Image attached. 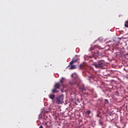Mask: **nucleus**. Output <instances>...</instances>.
<instances>
[{"label":"nucleus","instance_id":"obj_1","mask_svg":"<svg viewBox=\"0 0 128 128\" xmlns=\"http://www.w3.org/2000/svg\"><path fill=\"white\" fill-rule=\"evenodd\" d=\"M63 86L62 84H60V82L56 83L54 88L52 90V94H56V92H58V90H60V86Z\"/></svg>","mask_w":128,"mask_h":128},{"label":"nucleus","instance_id":"obj_2","mask_svg":"<svg viewBox=\"0 0 128 128\" xmlns=\"http://www.w3.org/2000/svg\"><path fill=\"white\" fill-rule=\"evenodd\" d=\"M92 64L96 68H102L104 66V63L100 61L97 62H94Z\"/></svg>","mask_w":128,"mask_h":128},{"label":"nucleus","instance_id":"obj_3","mask_svg":"<svg viewBox=\"0 0 128 128\" xmlns=\"http://www.w3.org/2000/svg\"><path fill=\"white\" fill-rule=\"evenodd\" d=\"M64 102V95H60L56 98V104H60Z\"/></svg>","mask_w":128,"mask_h":128},{"label":"nucleus","instance_id":"obj_4","mask_svg":"<svg viewBox=\"0 0 128 128\" xmlns=\"http://www.w3.org/2000/svg\"><path fill=\"white\" fill-rule=\"evenodd\" d=\"M48 98L50 100H54V98H56V96L54 94H49Z\"/></svg>","mask_w":128,"mask_h":128},{"label":"nucleus","instance_id":"obj_5","mask_svg":"<svg viewBox=\"0 0 128 128\" xmlns=\"http://www.w3.org/2000/svg\"><path fill=\"white\" fill-rule=\"evenodd\" d=\"M64 78H62L60 80V81L59 82V83H60V84H62V86H64Z\"/></svg>","mask_w":128,"mask_h":128},{"label":"nucleus","instance_id":"obj_6","mask_svg":"<svg viewBox=\"0 0 128 128\" xmlns=\"http://www.w3.org/2000/svg\"><path fill=\"white\" fill-rule=\"evenodd\" d=\"M74 68H76V65H71L69 70H74Z\"/></svg>","mask_w":128,"mask_h":128},{"label":"nucleus","instance_id":"obj_7","mask_svg":"<svg viewBox=\"0 0 128 128\" xmlns=\"http://www.w3.org/2000/svg\"><path fill=\"white\" fill-rule=\"evenodd\" d=\"M72 78H74V76H76V78H75V80H80L78 78V76H76V74H72Z\"/></svg>","mask_w":128,"mask_h":128},{"label":"nucleus","instance_id":"obj_8","mask_svg":"<svg viewBox=\"0 0 128 128\" xmlns=\"http://www.w3.org/2000/svg\"><path fill=\"white\" fill-rule=\"evenodd\" d=\"M124 26H125L126 28H128V21H126L125 22Z\"/></svg>","mask_w":128,"mask_h":128},{"label":"nucleus","instance_id":"obj_9","mask_svg":"<svg viewBox=\"0 0 128 128\" xmlns=\"http://www.w3.org/2000/svg\"><path fill=\"white\" fill-rule=\"evenodd\" d=\"M86 114H91L90 110H88L86 112Z\"/></svg>","mask_w":128,"mask_h":128},{"label":"nucleus","instance_id":"obj_10","mask_svg":"<svg viewBox=\"0 0 128 128\" xmlns=\"http://www.w3.org/2000/svg\"><path fill=\"white\" fill-rule=\"evenodd\" d=\"M99 124L102 126V124H104V122L102 120H99Z\"/></svg>","mask_w":128,"mask_h":128},{"label":"nucleus","instance_id":"obj_11","mask_svg":"<svg viewBox=\"0 0 128 128\" xmlns=\"http://www.w3.org/2000/svg\"><path fill=\"white\" fill-rule=\"evenodd\" d=\"M74 64V60H72L71 61V62H70V65H72V64Z\"/></svg>","mask_w":128,"mask_h":128},{"label":"nucleus","instance_id":"obj_12","mask_svg":"<svg viewBox=\"0 0 128 128\" xmlns=\"http://www.w3.org/2000/svg\"><path fill=\"white\" fill-rule=\"evenodd\" d=\"M100 52H97L94 54V56H98Z\"/></svg>","mask_w":128,"mask_h":128},{"label":"nucleus","instance_id":"obj_13","mask_svg":"<svg viewBox=\"0 0 128 128\" xmlns=\"http://www.w3.org/2000/svg\"><path fill=\"white\" fill-rule=\"evenodd\" d=\"M90 78H94V75H91V76H89Z\"/></svg>","mask_w":128,"mask_h":128},{"label":"nucleus","instance_id":"obj_14","mask_svg":"<svg viewBox=\"0 0 128 128\" xmlns=\"http://www.w3.org/2000/svg\"><path fill=\"white\" fill-rule=\"evenodd\" d=\"M73 61L74 62H78V60H76V59H73Z\"/></svg>","mask_w":128,"mask_h":128},{"label":"nucleus","instance_id":"obj_15","mask_svg":"<svg viewBox=\"0 0 128 128\" xmlns=\"http://www.w3.org/2000/svg\"><path fill=\"white\" fill-rule=\"evenodd\" d=\"M125 58H128V53L125 54Z\"/></svg>","mask_w":128,"mask_h":128},{"label":"nucleus","instance_id":"obj_16","mask_svg":"<svg viewBox=\"0 0 128 128\" xmlns=\"http://www.w3.org/2000/svg\"><path fill=\"white\" fill-rule=\"evenodd\" d=\"M82 92H84V90L86 89L84 88H82Z\"/></svg>","mask_w":128,"mask_h":128},{"label":"nucleus","instance_id":"obj_17","mask_svg":"<svg viewBox=\"0 0 128 128\" xmlns=\"http://www.w3.org/2000/svg\"><path fill=\"white\" fill-rule=\"evenodd\" d=\"M39 128H44V127H42V126H40Z\"/></svg>","mask_w":128,"mask_h":128},{"label":"nucleus","instance_id":"obj_18","mask_svg":"<svg viewBox=\"0 0 128 128\" xmlns=\"http://www.w3.org/2000/svg\"><path fill=\"white\" fill-rule=\"evenodd\" d=\"M76 84V82H75L74 83L72 84Z\"/></svg>","mask_w":128,"mask_h":128},{"label":"nucleus","instance_id":"obj_19","mask_svg":"<svg viewBox=\"0 0 128 128\" xmlns=\"http://www.w3.org/2000/svg\"><path fill=\"white\" fill-rule=\"evenodd\" d=\"M105 100H106V102H108V100L106 99Z\"/></svg>","mask_w":128,"mask_h":128},{"label":"nucleus","instance_id":"obj_20","mask_svg":"<svg viewBox=\"0 0 128 128\" xmlns=\"http://www.w3.org/2000/svg\"><path fill=\"white\" fill-rule=\"evenodd\" d=\"M97 116H98V118H100V114H97Z\"/></svg>","mask_w":128,"mask_h":128},{"label":"nucleus","instance_id":"obj_21","mask_svg":"<svg viewBox=\"0 0 128 128\" xmlns=\"http://www.w3.org/2000/svg\"><path fill=\"white\" fill-rule=\"evenodd\" d=\"M94 58H96L94 57Z\"/></svg>","mask_w":128,"mask_h":128},{"label":"nucleus","instance_id":"obj_22","mask_svg":"<svg viewBox=\"0 0 128 128\" xmlns=\"http://www.w3.org/2000/svg\"><path fill=\"white\" fill-rule=\"evenodd\" d=\"M70 66V65L68 66V67Z\"/></svg>","mask_w":128,"mask_h":128}]
</instances>
